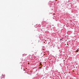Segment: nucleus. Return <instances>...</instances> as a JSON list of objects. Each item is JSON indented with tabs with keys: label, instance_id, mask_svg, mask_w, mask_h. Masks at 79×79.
Returning a JSON list of instances; mask_svg holds the SVG:
<instances>
[{
	"label": "nucleus",
	"instance_id": "4",
	"mask_svg": "<svg viewBox=\"0 0 79 79\" xmlns=\"http://www.w3.org/2000/svg\"><path fill=\"white\" fill-rule=\"evenodd\" d=\"M28 64H29V63Z\"/></svg>",
	"mask_w": 79,
	"mask_h": 79
},
{
	"label": "nucleus",
	"instance_id": "1",
	"mask_svg": "<svg viewBox=\"0 0 79 79\" xmlns=\"http://www.w3.org/2000/svg\"><path fill=\"white\" fill-rule=\"evenodd\" d=\"M76 52H79V50L77 49V50L76 51Z\"/></svg>",
	"mask_w": 79,
	"mask_h": 79
},
{
	"label": "nucleus",
	"instance_id": "5",
	"mask_svg": "<svg viewBox=\"0 0 79 79\" xmlns=\"http://www.w3.org/2000/svg\"><path fill=\"white\" fill-rule=\"evenodd\" d=\"M44 43H45V42H44Z\"/></svg>",
	"mask_w": 79,
	"mask_h": 79
},
{
	"label": "nucleus",
	"instance_id": "3",
	"mask_svg": "<svg viewBox=\"0 0 79 79\" xmlns=\"http://www.w3.org/2000/svg\"><path fill=\"white\" fill-rule=\"evenodd\" d=\"M62 40V39H61L60 40Z\"/></svg>",
	"mask_w": 79,
	"mask_h": 79
},
{
	"label": "nucleus",
	"instance_id": "2",
	"mask_svg": "<svg viewBox=\"0 0 79 79\" xmlns=\"http://www.w3.org/2000/svg\"><path fill=\"white\" fill-rule=\"evenodd\" d=\"M2 77H5V75H2Z\"/></svg>",
	"mask_w": 79,
	"mask_h": 79
}]
</instances>
